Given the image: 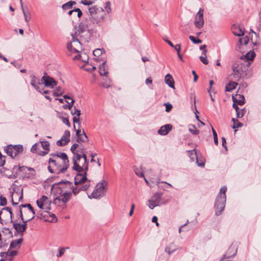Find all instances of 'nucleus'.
Returning <instances> with one entry per match:
<instances>
[{"label":"nucleus","mask_w":261,"mask_h":261,"mask_svg":"<svg viewBox=\"0 0 261 261\" xmlns=\"http://www.w3.org/2000/svg\"><path fill=\"white\" fill-rule=\"evenodd\" d=\"M79 147V144H73L70 148V150L73 154L72 158L73 166L72 169L78 172L75 176L76 184L87 180L86 176L88 170V163L87 162V155L85 153H82V154L80 153L81 151L80 149H77Z\"/></svg>","instance_id":"obj_1"},{"label":"nucleus","mask_w":261,"mask_h":261,"mask_svg":"<svg viewBox=\"0 0 261 261\" xmlns=\"http://www.w3.org/2000/svg\"><path fill=\"white\" fill-rule=\"evenodd\" d=\"M89 17L85 22L79 25V29L75 35L83 33L86 28L92 29L97 27H101L105 21L106 14L101 7L93 6L89 8Z\"/></svg>","instance_id":"obj_2"},{"label":"nucleus","mask_w":261,"mask_h":261,"mask_svg":"<svg viewBox=\"0 0 261 261\" xmlns=\"http://www.w3.org/2000/svg\"><path fill=\"white\" fill-rule=\"evenodd\" d=\"M72 183L68 180H62L53 185L51 189L56 188V194L59 195L54 199L55 204H57L60 201L66 203L69 200L72 195Z\"/></svg>","instance_id":"obj_3"},{"label":"nucleus","mask_w":261,"mask_h":261,"mask_svg":"<svg viewBox=\"0 0 261 261\" xmlns=\"http://www.w3.org/2000/svg\"><path fill=\"white\" fill-rule=\"evenodd\" d=\"M61 159L58 156H54V158H49L48 160L49 166L47 169L51 173L60 174L64 173L69 167V163L62 162Z\"/></svg>","instance_id":"obj_4"},{"label":"nucleus","mask_w":261,"mask_h":261,"mask_svg":"<svg viewBox=\"0 0 261 261\" xmlns=\"http://www.w3.org/2000/svg\"><path fill=\"white\" fill-rule=\"evenodd\" d=\"M21 207L29 208L28 213L31 214V216L28 217V219L25 221H23L22 224L17 223L16 221H13L12 219L11 222L13 223V226L16 231L20 234L21 237H22L23 233L26 230L27 227V222L32 220L35 217V212L31 204H23L20 205Z\"/></svg>","instance_id":"obj_5"},{"label":"nucleus","mask_w":261,"mask_h":261,"mask_svg":"<svg viewBox=\"0 0 261 261\" xmlns=\"http://www.w3.org/2000/svg\"><path fill=\"white\" fill-rule=\"evenodd\" d=\"M227 191L226 186H223L220 190L219 194L216 197L215 203V214L217 216L221 214L222 212L224 210L226 202V194Z\"/></svg>","instance_id":"obj_6"},{"label":"nucleus","mask_w":261,"mask_h":261,"mask_svg":"<svg viewBox=\"0 0 261 261\" xmlns=\"http://www.w3.org/2000/svg\"><path fill=\"white\" fill-rule=\"evenodd\" d=\"M107 182L105 180H102L101 182L98 183L93 191L91 196H89L90 198L98 199L103 196L106 193V187Z\"/></svg>","instance_id":"obj_7"},{"label":"nucleus","mask_w":261,"mask_h":261,"mask_svg":"<svg viewBox=\"0 0 261 261\" xmlns=\"http://www.w3.org/2000/svg\"><path fill=\"white\" fill-rule=\"evenodd\" d=\"M245 65L239 61L236 62L232 66V79L238 81L241 78L244 72Z\"/></svg>","instance_id":"obj_8"},{"label":"nucleus","mask_w":261,"mask_h":261,"mask_svg":"<svg viewBox=\"0 0 261 261\" xmlns=\"http://www.w3.org/2000/svg\"><path fill=\"white\" fill-rule=\"evenodd\" d=\"M5 152L12 158L17 156L22 153L23 151V147L22 145H8L4 148Z\"/></svg>","instance_id":"obj_9"},{"label":"nucleus","mask_w":261,"mask_h":261,"mask_svg":"<svg viewBox=\"0 0 261 261\" xmlns=\"http://www.w3.org/2000/svg\"><path fill=\"white\" fill-rule=\"evenodd\" d=\"M162 193L156 192L148 200V206L150 209H153L155 207L164 204L167 202L162 200Z\"/></svg>","instance_id":"obj_10"},{"label":"nucleus","mask_w":261,"mask_h":261,"mask_svg":"<svg viewBox=\"0 0 261 261\" xmlns=\"http://www.w3.org/2000/svg\"><path fill=\"white\" fill-rule=\"evenodd\" d=\"M72 41L68 42L67 48L71 53H80L82 50V44L80 41L76 39L75 35H72Z\"/></svg>","instance_id":"obj_11"},{"label":"nucleus","mask_w":261,"mask_h":261,"mask_svg":"<svg viewBox=\"0 0 261 261\" xmlns=\"http://www.w3.org/2000/svg\"><path fill=\"white\" fill-rule=\"evenodd\" d=\"M38 84H44L46 87L54 88L57 86V82L54 78L48 75L46 73H45L41 79V82H39Z\"/></svg>","instance_id":"obj_12"},{"label":"nucleus","mask_w":261,"mask_h":261,"mask_svg":"<svg viewBox=\"0 0 261 261\" xmlns=\"http://www.w3.org/2000/svg\"><path fill=\"white\" fill-rule=\"evenodd\" d=\"M203 12L204 10L202 8H200L195 17L194 25L197 28L200 29L204 25Z\"/></svg>","instance_id":"obj_13"},{"label":"nucleus","mask_w":261,"mask_h":261,"mask_svg":"<svg viewBox=\"0 0 261 261\" xmlns=\"http://www.w3.org/2000/svg\"><path fill=\"white\" fill-rule=\"evenodd\" d=\"M50 202L46 196H42L40 199L37 200L38 206L42 210H50L49 207Z\"/></svg>","instance_id":"obj_14"},{"label":"nucleus","mask_w":261,"mask_h":261,"mask_svg":"<svg viewBox=\"0 0 261 261\" xmlns=\"http://www.w3.org/2000/svg\"><path fill=\"white\" fill-rule=\"evenodd\" d=\"M70 132L68 130H65L61 139L57 142V145L58 146H63L66 145L70 141Z\"/></svg>","instance_id":"obj_15"},{"label":"nucleus","mask_w":261,"mask_h":261,"mask_svg":"<svg viewBox=\"0 0 261 261\" xmlns=\"http://www.w3.org/2000/svg\"><path fill=\"white\" fill-rule=\"evenodd\" d=\"M75 130H76V136L77 137V142L78 143L87 142L88 141V136L84 130L81 131L80 128Z\"/></svg>","instance_id":"obj_16"},{"label":"nucleus","mask_w":261,"mask_h":261,"mask_svg":"<svg viewBox=\"0 0 261 261\" xmlns=\"http://www.w3.org/2000/svg\"><path fill=\"white\" fill-rule=\"evenodd\" d=\"M74 185L79 188L81 191H87L91 186L90 180L87 178V180H84V182H80L77 184H75V176L74 177Z\"/></svg>","instance_id":"obj_17"},{"label":"nucleus","mask_w":261,"mask_h":261,"mask_svg":"<svg viewBox=\"0 0 261 261\" xmlns=\"http://www.w3.org/2000/svg\"><path fill=\"white\" fill-rule=\"evenodd\" d=\"M40 147H41L44 150L42 151H39V155L44 156L47 154L49 151V143L48 141H40Z\"/></svg>","instance_id":"obj_18"},{"label":"nucleus","mask_w":261,"mask_h":261,"mask_svg":"<svg viewBox=\"0 0 261 261\" xmlns=\"http://www.w3.org/2000/svg\"><path fill=\"white\" fill-rule=\"evenodd\" d=\"M22 189L21 190L18 189L16 190H14V192L12 193L11 194V201L13 205H17L18 204V202H14V196H15L16 195H17V196H19L18 201H21L23 198V193H22Z\"/></svg>","instance_id":"obj_19"},{"label":"nucleus","mask_w":261,"mask_h":261,"mask_svg":"<svg viewBox=\"0 0 261 261\" xmlns=\"http://www.w3.org/2000/svg\"><path fill=\"white\" fill-rule=\"evenodd\" d=\"M172 126L170 124H166L160 127L158 130V133L162 136H165L168 134V133L171 130Z\"/></svg>","instance_id":"obj_20"},{"label":"nucleus","mask_w":261,"mask_h":261,"mask_svg":"<svg viewBox=\"0 0 261 261\" xmlns=\"http://www.w3.org/2000/svg\"><path fill=\"white\" fill-rule=\"evenodd\" d=\"M58 156V158L61 159L63 163L67 162L69 163V160L67 154L64 152H57V153H53L50 154L49 158H54V156Z\"/></svg>","instance_id":"obj_21"},{"label":"nucleus","mask_w":261,"mask_h":261,"mask_svg":"<svg viewBox=\"0 0 261 261\" xmlns=\"http://www.w3.org/2000/svg\"><path fill=\"white\" fill-rule=\"evenodd\" d=\"M177 250V247L174 243H170L168 245L166 246L165 248V252H166L169 255H170L172 253L174 252Z\"/></svg>","instance_id":"obj_22"},{"label":"nucleus","mask_w":261,"mask_h":261,"mask_svg":"<svg viewBox=\"0 0 261 261\" xmlns=\"http://www.w3.org/2000/svg\"><path fill=\"white\" fill-rule=\"evenodd\" d=\"M236 98L234 96H232V100L234 103H237L238 105L240 106H242L245 103V97L242 95H236Z\"/></svg>","instance_id":"obj_23"},{"label":"nucleus","mask_w":261,"mask_h":261,"mask_svg":"<svg viewBox=\"0 0 261 261\" xmlns=\"http://www.w3.org/2000/svg\"><path fill=\"white\" fill-rule=\"evenodd\" d=\"M165 82L170 88H172L173 89L175 88L174 81L173 79L171 74L168 73L165 76Z\"/></svg>","instance_id":"obj_24"},{"label":"nucleus","mask_w":261,"mask_h":261,"mask_svg":"<svg viewBox=\"0 0 261 261\" xmlns=\"http://www.w3.org/2000/svg\"><path fill=\"white\" fill-rule=\"evenodd\" d=\"M0 173L2 175L9 178H13L14 176L13 172L10 170L7 169L5 167H3L0 169Z\"/></svg>","instance_id":"obj_25"},{"label":"nucleus","mask_w":261,"mask_h":261,"mask_svg":"<svg viewBox=\"0 0 261 261\" xmlns=\"http://www.w3.org/2000/svg\"><path fill=\"white\" fill-rule=\"evenodd\" d=\"M22 238H20L17 240L12 241L10 245V249L19 248L20 244L22 243Z\"/></svg>","instance_id":"obj_26"},{"label":"nucleus","mask_w":261,"mask_h":261,"mask_svg":"<svg viewBox=\"0 0 261 261\" xmlns=\"http://www.w3.org/2000/svg\"><path fill=\"white\" fill-rule=\"evenodd\" d=\"M88 56L86 53L79 54L73 58L74 60H81L83 62H87L88 60Z\"/></svg>","instance_id":"obj_27"},{"label":"nucleus","mask_w":261,"mask_h":261,"mask_svg":"<svg viewBox=\"0 0 261 261\" xmlns=\"http://www.w3.org/2000/svg\"><path fill=\"white\" fill-rule=\"evenodd\" d=\"M105 63H106V61L102 62L101 65H100L99 66V73L101 75L107 76L108 73L107 68H106V67L105 66Z\"/></svg>","instance_id":"obj_28"},{"label":"nucleus","mask_w":261,"mask_h":261,"mask_svg":"<svg viewBox=\"0 0 261 261\" xmlns=\"http://www.w3.org/2000/svg\"><path fill=\"white\" fill-rule=\"evenodd\" d=\"M238 83L235 82H230L226 85L225 90L226 91L230 92L236 88Z\"/></svg>","instance_id":"obj_29"},{"label":"nucleus","mask_w":261,"mask_h":261,"mask_svg":"<svg viewBox=\"0 0 261 261\" xmlns=\"http://www.w3.org/2000/svg\"><path fill=\"white\" fill-rule=\"evenodd\" d=\"M41 147H40V143H37L34 144L31 149V151L32 153H37L39 154V151H42V150H41Z\"/></svg>","instance_id":"obj_30"},{"label":"nucleus","mask_w":261,"mask_h":261,"mask_svg":"<svg viewBox=\"0 0 261 261\" xmlns=\"http://www.w3.org/2000/svg\"><path fill=\"white\" fill-rule=\"evenodd\" d=\"M0 256L2 257V259L0 261H12L13 258L9 256L7 253L3 252L0 253Z\"/></svg>","instance_id":"obj_31"},{"label":"nucleus","mask_w":261,"mask_h":261,"mask_svg":"<svg viewBox=\"0 0 261 261\" xmlns=\"http://www.w3.org/2000/svg\"><path fill=\"white\" fill-rule=\"evenodd\" d=\"M76 4V2L73 1H70L68 2L67 3L63 4L62 5V9L63 10H67L71 9L72 7V6L75 5Z\"/></svg>","instance_id":"obj_32"},{"label":"nucleus","mask_w":261,"mask_h":261,"mask_svg":"<svg viewBox=\"0 0 261 261\" xmlns=\"http://www.w3.org/2000/svg\"><path fill=\"white\" fill-rule=\"evenodd\" d=\"M249 41V39L248 37L245 36L243 38H240L239 39V49H241V46L243 45H246L248 44V42Z\"/></svg>","instance_id":"obj_33"},{"label":"nucleus","mask_w":261,"mask_h":261,"mask_svg":"<svg viewBox=\"0 0 261 261\" xmlns=\"http://www.w3.org/2000/svg\"><path fill=\"white\" fill-rule=\"evenodd\" d=\"M255 57V53L254 51L251 50L247 53L244 56V58L249 61H252Z\"/></svg>","instance_id":"obj_34"},{"label":"nucleus","mask_w":261,"mask_h":261,"mask_svg":"<svg viewBox=\"0 0 261 261\" xmlns=\"http://www.w3.org/2000/svg\"><path fill=\"white\" fill-rule=\"evenodd\" d=\"M188 152L192 161H194L195 159L196 160L198 158L196 150H189Z\"/></svg>","instance_id":"obj_35"},{"label":"nucleus","mask_w":261,"mask_h":261,"mask_svg":"<svg viewBox=\"0 0 261 261\" xmlns=\"http://www.w3.org/2000/svg\"><path fill=\"white\" fill-rule=\"evenodd\" d=\"M189 130L193 135H197L199 133V130L196 128L194 125H190Z\"/></svg>","instance_id":"obj_36"},{"label":"nucleus","mask_w":261,"mask_h":261,"mask_svg":"<svg viewBox=\"0 0 261 261\" xmlns=\"http://www.w3.org/2000/svg\"><path fill=\"white\" fill-rule=\"evenodd\" d=\"M31 85L33 87H35L38 84H39L38 83L40 82L38 81L37 77L35 75H31Z\"/></svg>","instance_id":"obj_37"},{"label":"nucleus","mask_w":261,"mask_h":261,"mask_svg":"<svg viewBox=\"0 0 261 261\" xmlns=\"http://www.w3.org/2000/svg\"><path fill=\"white\" fill-rule=\"evenodd\" d=\"M63 93V90L61 87H58L55 90L53 95L55 96H59L62 95Z\"/></svg>","instance_id":"obj_38"},{"label":"nucleus","mask_w":261,"mask_h":261,"mask_svg":"<svg viewBox=\"0 0 261 261\" xmlns=\"http://www.w3.org/2000/svg\"><path fill=\"white\" fill-rule=\"evenodd\" d=\"M66 102L68 103L67 105H65L63 106V108L65 109H69L71 110L73 105L74 102V100L73 99H71V101L70 102H69L68 101H66Z\"/></svg>","instance_id":"obj_39"},{"label":"nucleus","mask_w":261,"mask_h":261,"mask_svg":"<svg viewBox=\"0 0 261 261\" xmlns=\"http://www.w3.org/2000/svg\"><path fill=\"white\" fill-rule=\"evenodd\" d=\"M102 54V50L100 48H97L93 51V54L95 57H99Z\"/></svg>","instance_id":"obj_40"},{"label":"nucleus","mask_w":261,"mask_h":261,"mask_svg":"<svg viewBox=\"0 0 261 261\" xmlns=\"http://www.w3.org/2000/svg\"><path fill=\"white\" fill-rule=\"evenodd\" d=\"M246 112V111L245 109H242L241 110L239 109V112L237 113V118H242L245 115Z\"/></svg>","instance_id":"obj_41"},{"label":"nucleus","mask_w":261,"mask_h":261,"mask_svg":"<svg viewBox=\"0 0 261 261\" xmlns=\"http://www.w3.org/2000/svg\"><path fill=\"white\" fill-rule=\"evenodd\" d=\"M68 247L67 248L60 247L59 248V251L57 254V256L58 257H60L61 256H62L64 254L66 249H68Z\"/></svg>","instance_id":"obj_42"},{"label":"nucleus","mask_w":261,"mask_h":261,"mask_svg":"<svg viewBox=\"0 0 261 261\" xmlns=\"http://www.w3.org/2000/svg\"><path fill=\"white\" fill-rule=\"evenodd\" d=\"M71 192H72V194H73L75 196L81 192V191L80 190L79 188H77L76 186L74 187L72 185Z\"/></svg>","instance_id":"obj_43"},{"label":"nucleus","mask_w":261,"mask_h":261,"mask_svg":"<svg viewBox=\"0 0 261 261\" xmlns=\"http://www.w3.org/2000/svg\"><path fill=\"white\" fill-rule=\"evenodd\" d=\"M189 39L195 44H199L202 42V40L199 39H196L193 36H190Z\"/></svg>","instance_id":"obj_44"},{"label":"nucleus","mask_w":261,"mask_h":261,"mask_svg":"<svg viewBox=\"0 0 261 261\" xmlns=\"http://www.w3.org/2000/svg\"><path fill=\"white\" fill-rule=\"evenodd\" d=\"M212 132H213V137H214V143L215 144V145H218V140L217 134L216 133V132L215 131V130L214 129V128L212 126Z\"/></svg>","instance_id":"obj_45"},{"label":"nucleus","mask_w":261,"mask_h":261,"mask_svg":"<svg viewBox=\"0 0 261 261\" xmlns=\"http://www.w3.org/2000/svg\"><path fill=\"white\" fill-rule=\"evenodd\" d=\"M196 160V163L198 166L201 167H204V164H205V161L203 159H198V158H197Z\"/></svg>","instance_id":"obj_46"},{"label":"nucleus","mask_w":261,"mask_h":261,"mask_svg":"<svg viewBox=\"0 0 261 261\" xmlns=\"http://www.w3.org/2000/svg\"><path fill=\"white\" fill-rule=\"evenodd\" d=\"M230 250H231V248H230L228 249V250L226 253V254H225L224 255V256L225 257L230 258V257L234 256L236 254V253H237V250H236L234 251V252H233V253L232 254H230Z\"/></svg>","instance_id":"obj_47"},{"label":"nucleus","mask_w":261,"mask_h":261,"mask_svg":"<svg viewBox=\"0 0 261 261\" xmlns=\"http://www.w3.org/2000/svg\"><path fill=\"white\" fill-rule=\"evenodd\" d=\"M11 249H9L8 251L6 252L7 254L13 258L14 256L17 254V251L15 250H10Z\"/></svg>","instance_id":"obj_48"},{"label":"nucleus","mask_w":261,"mask_h":261,"mask_svg":"<svg viewBox=\"0 0 261 261\" xmlns=\"http://www.w3.org/2000/svg\"><path fill=\"white\" fill-rule=\"evenodd\" d=\"M135 173L139 177H144L143 172L139 168L134 169Z\"/></svg>","instance_id":"obj_49"},{"label":"nucleus","mask_w":261,"mask_h":261,"mask_svg":"<svg viewBox=\"0 0 261 261\" xmlns=\"http://www.w3.org/2000/svg\"><path fill=\"white\" fill-rule=\"evenodd\" d=\"M105 10L108 13H110L111 12V3L110 2H107L105 6Z\"/></svg>","instance_id":"obj_50"},{"label":"nucleus","mask_w":261,"mask_h":261,"mask_svg":"<svg viewBox=\"0 0 261 261\" xmlns=\"http://www.w3.org/2000/svg\"><path fill=\"white\" fill-rule=\"evenodd\" d=\"M7 199L6 198L3 196H0V205L2 206H4L7 204Z\"/></svg>","instance_id":"obj_51"},{"label":"nucleus","mask_w":261,"mask_h":261,"mask_svg":"<svg viewBox=\"0 0 261 261\" xmlns=\"http://www.w3.org/2000/svg\"><path fill=\"white\" fill-rule=\"evenodd\" d=\"M200 61L205 65H207L208 63V60L206 59V54L205 56H200L199 57Z\"/></svg>","instance_id":"obj_52"},{"label":"nucleus","mask_w":261,"mask_h":261,"mask_svg":"<svg viewBox=\"0 0 261 261\" xmlns=\"http://www.w3.org/2000/svg\"><path fill=\"white\" fill-rule=\"evenodd\" d=\"M234 35L237 36H242L244 35V31L242 29H239V32H234Z\"/></svg>","instance_id":"obj_53"},{"label":"nucleus","mask_w":261,"mask_h":261,"mask_svg":"<svg viewBox=\"0 0 261 261\" xmlns=\"http://www.w3.org/2000/svg\"><path fill=\"white\" fill-rule=\"evenodd\" d=\"M74 111H71V114L72 115H76L77 116L80 117L81 114V111L76 109L75 108H74Z\"/></svg>","instance_id":"obj_54"},{"label":"nucleus","mask_w":261,"mask_h":261,"mask_svg":"<svg viewBox=\"0 0 261 261\" xmlns=\"http://www.w3.org/2000/svg\"><path fill=\"white\" fill-rule=\"evenodd\" d=\"M2 211H6L8 212H9L10 213V214L11 220L12 219L13 213H12V209H11V207H4V208H3L2 209Z\"/></svg>","instance_id":"obj_55"},{"label":"nucleus","mask_w":261,"mask_h":261,"mask_svg":"<svg viewBox=\"0 0 261 261\" xmlns=\"http://www.w3.org/2000/svg\"><path fill=\"white\" fill-rule=\"evenodd\" d=\"M73 123H74V125H73V127H74V129H76L75 128V125L74 124L75 123H79V124L80 125V117H78V116H74L73 118Z\"/></svg>","instance_id":"obj_56"},{"label":"nucleus","mask_w":261,"mask_h":261,"mask_svg":"<svg viewBox=\"0 0 261 261\" xmlns=\"http://www.w3.org/2000/svg\"><path fill=\"white\" fill-rule=\"evenodd\" d=\"M81 3L83 4L84 5L89 6L92 5L93 2L90 0H83L81 1Z\"/></svg>","instance_id":"obj_57"},{"label":"nucleus","mask_w":261,"mask_h":261,"mask_svg":"<svg viewBox=\"0 0 261 261\" xmlns=\"http://www.w3.org/2000/svg\"><path fill=\"white\" fill-rule=\"evenodd\" d=\"M164 105L166 107V111L167 112H170L172 108V106L169 103H165Z\"/></svg>","instance_id":"obj_58"},{"label":"nucleus","mask_w":261,"mask_h":261,"mask_svg":"<svg viewBox=\"0 0 261 261\" xmlns=\"http://www.w3.org/2000/svg\"><path fill=\"white\" fill-rule=\"evenodd\" d=\"M243 126V123L237 121L236 123L233 124L232 128L236 129L237 128Z\"/></svg>","instance_id":"obj_59"},{"label":"nucleus","mask_w":261,"mask_h":261,"mask_svg":"<svg viewBox=\"0 0 261 261\" xmlns=\"http://www.w3.org/2000/svg\"><path fill=\"white\" fill-rule=\"evenodd\" d=\"M206 47V45H201V46H200V49L203 50V52H202L203 56H205V54H206L207 50L205 49Z\"/></svg>","instance_id":"obj_60"},{"label":"nucleus","mask_w":261,"mask_h":261,"mask_svg":"<svg viewBox=\"0 0 261 261\" xmlns=\"http://www.w3.org/2000/svg\"><path fill=\"white\" fill-rule=\"evenodd\" d=\"M174 48L177 51V53H180L181 49L180 44H177L174 45V47H172Z\"/></svg>","instance_id":"obj_61"},{"label":"nucleus","mask_w":261,"mask_h":261,"mask_svg":"<svg viewBox=\"0 0 261 261\" xmlns=\"http://www.w3.org/2000/svg\"><path fill=\"white\" fill-rule=\"evenodd\" d=\"M222 146L225 148V149L226 150L227 149V146H226V139L224 137H222Z\"/></svg>","instance_id":"obj_62"},{"label":"nucleus","mask_w":261,"mask_h":261,"mask_svg":"<svg viewBox=\"0 0 261 261\" xmlns=\"http://www.w3.org/2000/svg\"><path fill=\"white\" fill-rule=\"evenodd\" d=\"M3 232H5L6 233H9L10 235V236H12V232L9 228H4L3 230Z\"/></svg>","instance_id":"obj_63"},{"label":"nucleus","mask_w":261,"mask_h":261,"mask_svg":"<svg viewBox=\"0 0 261 261\" xmlns=\"http://www.w3.org/2000/svg\"><path fill=\"white\" fill-rule=\"evenodd\" d=\"M63 122L64 123L66 124L68 126H70V123L68 118H64L63 119Z\"/></svg>","instance_id":"obj_64"}]
</instances>
